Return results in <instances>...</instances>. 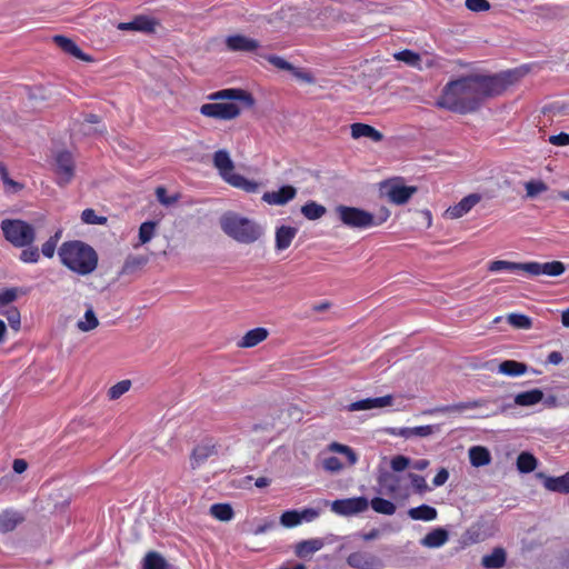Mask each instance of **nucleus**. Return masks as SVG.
Returning <instances> with one entry per match:
<instances>
[{
	"mask_svg": "<svg viewBox=\"0 0 569 569\" xmlns=\"http://www.w3.org/2000/svg\"><path fill=\"white\" fill-rule=\"evenodd\" d=\"M503 90L505 86L497 77L468 76L448 82L436 106L460 114L472 113L485 99L498 96Z\"/></svg>",
	"mask_w": 569,
	"mask_h": 569,
	"instance_id": "f257e3e1",
	"label": "nucleus"
},
{
	"mask_svg": "<svg viewBox=\"0 0 569 569\" xmlns=\"http://www.w3.org/2000/svg\"><path fill=\"white\" fill-rule=\"evenodd\" d=\"M60 263L78 276H89L96 271L99 257L93 247L81 240H68L57 250Z\"/></svg>",
	"mask_w": 569,
	"mask_h": 569,
	"instance_id": "f03ea898",
	"label": "nucleus"
},
{
	"mask_svg": "<svg viewBox=\"0 0 569 569\" xmlns=\"http://www.w3.org/2000/svg\"><path fill=\"white\" fill-rule=\"evenodd\" d=\"M222 231L239 243L250 244L263 234V228L247 217L236 212H227L220 218Z\"/></svg>",
	"mask_w": 569,
	"mask_h": 569,
	"instance_id": "7ed1b4c3",
	"label": "nucleus"
},
{
	"mask_svg": "<svg viewBox=\"0 0 569 569\" xmlns=\"http://www.w3.org/2000/svg\"><path fill=\"white\" fill-rule=\"evenodd\" d=\"M488 270L491 272H498L501 270L511 272L523 271L531 277H538L540 274L558 277L565 272L566 267L561 261L556 260L543 263L538 261L512 262L507 260H493L489 262Z\"/></svg>",
	"mask_w": 569,
	"mask_h": 569,
	"instance_id": "20e7f679",
	"label": "nucleus"
},
{
	"mask_svg": "<svg viewBox=\"0 0 569 569\" xmlns=\"http://www.w3.org/2000/svg\"><path fill=\"white\" fill-rule=\"evenodd\" d=\"M336 211L342 224L352 229L378 227L390 217V211L387 208H382L377 216L363 209L343 204L338 206Z\"/></svg>",
	"mask_w": 569,
	"mask_h": 569,
	"instance_id": "39448f33",
	"label": "nucleus"
},
{
	"mask_svg": "<svg viewBox=\"0 0 569 569\" xmlns=\"http://www.w3.org/2000/svg\"><path fill=\"white\" fill-rule=\"evenodd\" d=\"M213 166L221 178L230 186L242 189L247 192H254L257 190V182L248 180L241 174L234 173V163L227 150L221 149L214 152Z\"/></svg>",
	"mask_w": 569,
	"mask_h": 569,
	"instance_id": "423d86ee",
	"label": "nucleus"
},
{
	"mask_svg": "<svg viewBox=\"0 0 569 569\" xmlns=\"http://www.w3.org/2000/svg\"><path fill=\"white\" fill-rule=\"evenodd\" d=\"M0 228L4 239L14 248L33 244L37 238L34 227L21 219H4Z\"/></svg>",
	"mask_w": 569,
	"mask_h": 569,
	"instance_id": "0eeeda50",
	"label": "nucleus"
},
{
	"mask_svg": "<svg viewBox=\"0 0 569 569\" xmlns=\"http://www.w3.org/2000/svg\"><path fill=\"white\" fill-rule=\"evenodd\" d=\"M381 192L395 204H405L417 192V187L405 186L400 178L381 183Z\"/></svg>",
	"mask_w": 569,
	"mask_h": 569,
	"instance_id": "6e6552de",
	"label": "nucleus"
},
{
	"mask_svg": "<svg viewBox=\"0 0 569 569\" xmlns=\"http://www.w3.org/2000/svg\"><path fill=\"white\" fill-rule=\"evenodd\" d=\"M241 110L238 104L233 102L226 103H204L200 107V113L208 118L219 120H232L240 114Z\"/></svg>",
	"mask_w": 569,
	"mask_h": 569,
	"instance_id": "1a4fd4ad",
	"label": "nucleus"
},
{
	"mask_svg": "<svg viewBox=\"0 0 569 569\" xmlns=\"http://www.w3.org/2000/svg\"><path fill=\"white\" fill-rule=\"evenodd\" d=\"M378 485L380 492L390 496L393 499L402 498L406 499L409 492L401 486V476L393 472H382L378 477Z\"/></svg>",
	"mask_w": 569,
	"mask_h": 569,
	"instance_id": "9d476101",
	"label": "nucleus"
},
{
	"mask_svg": "<svg viewBox=\"0 0 569 569\" xmlns=\"http://www.w3.org/2000/svg\"><path fill=\"white\" fill-rule=\"evenodd\" d=\"M218 455V443L213 439H204L191 451L190 466L196 470L203 466L209 458Z\"/></svg>",
	"mask_w": 569,
	"mask_h": 569,
	"instance_id": "9b49d317",
	"label": "nucleus"
},
{
	"mask_svg": "<svg viewBox=\"0 0 569 569\" xmlns=\"http://www.w3.org/2000/svg\"><path fill=\"white\" fill-rule=\"evenodd\" d=\"M56 173L60 186L68 184L74 176V160L69 151H60L56 156Z\"/></svg>",
	"mask_w": 569,
	"mask_h": 569,
	"instance_id": "f8f14e48",
	"label": "nucleus"
},
{
	"mask_svg": "<svg viewBox=\"0 0 569 569\" xmlns=\"http://www.w3.org/2000/svg\"><path fill=\"white\" fill-rule=\"evenodd\" d=\"M368 508V500L365 497L338 499L331 505V510L337 515L351 516L362 512Z\"/></svg>",
	"mask_w": 569,
	"mask_h": 569,
	"instance_id": "ddd939ff",
	"label": "nucleus"
},
{
	"mask_svg": "<svg viewBox=\"0 0 569 569\" xmlns=\"http://www.w3.org/2000/svg\"><path fill=\"white\" fill-rule=\"evenodd\" d=\"M481 200L480 194L470 193L462 198L458 203L450 206L445 211V217L448 219H459L467 214L477 203Z\"/></svg>",
	"mask_w": 569,
	"mask_h": 569,
	"instance_id": "4468645a",
	"label": "nucleus"
},
{
	"mask_svg": "<svg viewBox=\"0 0 569 569\" xmlns=\"http://www.w3.org/2000/svg\"><path fill=\"white\" fill-rule=\"evenodd\" d=\"M346 561L348 566L353 569H377V567L381 565L378 557L365 551L351 552Z\"/></svg>",
	"mask_w": 569,
	"mask_h": 569,
	"instance_id": "2eb2a0df",
	"label": "nucleus"
},
{
	"mask_svg": "<svg viewBox=\"0 0 569 569\" xmlns=\"http://www.w3.org/2000/svg\"><path fill=\"white\" fill-rule=\"evenodd\" d=\"M297 196V189L293 186H282L276 191L264 192L262 200L269 204L283 206L293 200Z\"/></svg>",
	"mask_w": 569,
	"mask_h": 569,
	"instance_id": "dca6fc26",
	"label": "nucleus"
},
{
	"mask_svg": "<svg viewBox=\"0 0 569 569\" xmlns=\"http://www.w3.org/2000/svg\"><path fill=\"white\" fill-rule=\"evenodd\" d=\"M157 21L148 16H136L129 22H120L118 29L121 31H140L146 33L154 32Z\"/></svg>",
	"mask_w": 569,
	"mask_h": 569,
	"instance_id": "f3484780",
	"label": "nucleus"
},
{
	"mask_svg": "<svg viewBox=\"0 0 569 569\" xmlns=\"http://www.w3.org/2000/svg\"><path fill=\"white\" fill-rule=\"evenodd\" d=\"M209 100H238V101H244L248 107H252L254 103V99L252 96L242 90V89H222L216 92H212L208 96Z\"/></svg>",
	"mask_w": 569,
	"mask_h": 569,
	"instance_id": "a211bd4d",
	"label": "nucleus"
},
{
	"mask_svg": "<svg viewBox=\"0 0 569 569\" xmlns=\"http://www.w3.org/2000/svg\"><path fill=\"white\" fill-rule=\"evenodd\" d=\"M392 403H393V396L386 395L383 397L367 398V399L351 402L347 407V409H348V411L371 410L375 408H385V407L391 406Z\"/></svg>",
	"mask_w": 569,
	"mask_h": 569,
	"instance_id": "6ab92c4d",
	"label": "nucleus"
},
{
	"mask_svg": "<svg viewBox=\"0 0 569 569\" xmlns=\"http://www.w3.org/2000/svg\"><path fill=\"white\" fill-rule=\"evenodd\" d=\"M226 44L230 51L251 52L259 48V42L257 40L242 34L228 37Z\"/></svg>",
	"mask_w": 569,
	"mask_h": 569,
	"instance_id": "aec40b11",
	"label": "nucleus"
},
{
	"mask_svg": "<svg viewBox=\"0 0 569 569\" xmlns=\"http://www.w3.org/2000/svg\"><path fill=\"white\" fill-rule=\"evenodd\" d=\"M350 129L353 139L369 138L375 142H380L383 139V134L379 130L367 123L356 122L351 124Z\"/></svg>",
	"mask_w": 569,
	"mask_h": 569,
	"instance_id": "412c9836",
	"label": "nucleus"
},
{
	"mask_svg": "<svg viewBox=\"0 0 569 569\" xmlns=\"http://www.w3.org/2000/svg\"><path fill=\"white\" fill-rule=\"evenodd\" d=\"M269 336L266 328L258 327L244 333V336L237 342L239 348H253L264 341Z\"/></svg>",
	"mask_w": 569,
	"mask_h": 569,
	"instance_id": "4be33fe9",
	"label": "nucleus"
},
{
	"mask_svg": "<svg viewBox=\"0 0 569 569\" xmlns=\"http://www.w3.org/2000/svg\"><path fill=\"white\" fill-rule=\"evenodd\" d=\"M53 42L66 53L83 61H90V58L82 52L78 44L64 36H54Z\"/></svg>",
	"mask_w": 569,
	"mask_h": 569,
	"instance_id": "5701e85b",
	"label": "nucleus"
},
{
	"mask_svg": "<svg viewBox=\"0 0 569 569\" xmlns=\"http://www.w3.org/2000/svg\"><path fill=\"white\" fill-rule=\"evenodd\" d=\"M542 483L548 491L567 495L569 493V471L560 477L546 476Z\"/></svg>",
	"mask_w": 569,
	"mask_h": 569,
	"instance_id": "b1692460",
	"label": "nucleus"
},
{
	"mask_svg": "<svg viewBox=\"0 0 569 569\" xmlns=\"http://www.w3.org/2000/svg\"><path fill=\"white\" fill-rule=\"evenodd\" d=\"M483 400H472V401H466V402H459L455 405H448V406H441L433 409H428L423 411V415H433L437 412L440 413H447V412H455V411H463L468 409H476L479 407H482Z\"/></svg>",
	"mask_w": 569,
	"mask_h": 569,
	"instance_id": "393cba45",
	"label": "nucleus"
},
{
	"mask_svg": "<svg viewBox=\"0 0 569 569\" xmlns=\"http://www.w3.org/2000/svg\"><path fill=\"white\" fill-rule=\"evenodd\" d=\"M23 521L20 512L14 510H3L0 513V531L3 533L13 531L19 523Z\"/></svg>",
	"mask_w": 569,
	"mask_h": 569,
	"instance_id": "a878e982",
	"label": "nucleus"
},
{
	"mask_svg": "<svg viewBox=\"0 0 569 569\" xmlns=\"http://www.w3.org/2000/svg\"><path fill=\"white\" fill-rule=\"evenodd\" d=\"M449 539L448 531L443 528H436L428 532L422 539L421 545L427 548H439Z\"/></svg>",
	"mask_w": 569,
	"mask_h": 569,
	"instance_id": "bb28decb",
	"label": "nucleus"
},
{
	"mask_svg": "<svg viewBox=\"0 0 569 569\" xmlns=\"http://www.w3.org/2000/svg\"><path fill=\"white\" fill-rule=\"evenodd\" d=\"M325 542L320 538L302 540L296 545L295 552L299 558H307L322 549Z\"/></svg>",
	"mask_w": 569,
	"mask_h": 569,
	"instance_id": "cd10ccee",
	"label": "nucleus"
},
{
	"mask_svg": "<svg viewBox=\"0 0 569 569\" xmlns=\"http://www.w3.org/2000/svg\"><path fill=\"white\" fill-rule=\"evenodd\" d=\"M507 555L502 548H495L491 553L485 555L481 565L486 569H500L506 565Z\"/></svg>",
	"mask_w": 569,
	"mask_h": 569,
	"instance_id": "c85d7f7f",
	"label": "nucleus"
},
{
	"mask_svg": "<svg viewBox=\"0 0 569 569\" xmlns=\"http://www.w3.org/2000/svg\"><path fill=\"white\" fill-rule=\"evenodd\" d=\"M297 234V229L290 226H281L276 231V248L284 250L290 247Z\"/></svg>",
	"mask_w": 569,
	"mask_h": 569,
	"instance_id": "c756f323",
	"label": "nucleus"
},
{
	"mask_svg": "<svg viewBox=\"0 0 569 569\" xmlns=\"http://www.w3.org/2000/svg\"><path fill=\"white\" fill-rule=\"evenodd\" d=\"M470 463L473 467H483L490 463V451L482 446H475L469 449Z\"/></svg>",
	"mask_w": 569,
	"mask_h": 569,
	"instance_id": "7c9ffc66",
	"label": "nucleus"
},
{
	"mask_svg": "<svg viewBox=\"0 0 569 569\" xmlns=\"http://www.w3.org/2000/svg\"><path fill=\"white\" fill-rule=\"evenodd\" d=\"M142 569H170V565L158 551H149L143 558Z\"/></svg>",
	"mask_w": 569,
	"mask_h": 569,
	"instance_id": "2f4dec72",
	"label": "nucleus"
},
{
	"mask_svg": "<svg viewBox=\"0 0 569 569\" xmlns=\"http://www.w3.org/2000/svg\"><path fill=\"white\" fill-rule=\"evenodd\" d=\"M527 365L516 360H505L499 365V372L509 376L518 377L527 372Z\"/></svg>",
	"mask_w": 569,
	"mask_h": 569,
	"instance_id": "473e14b6",
	"label": "nucleus"
},
{
	"mask_svg": "<svg viewBox=\"0 0 569 569\" xmlns=\"http://www.w3.org/2000/svg\"><path fill=\"white\" fill-rule=\"evenodd\" d=\"M543 398V392L540 389H532L518 393L515 397V402L518 406L528 407L540 402Z\"/></svg>",
	"mask_w": 569,
	"mask_h": 569,
	"instance_id": "72a5a7b5",
	"label": "nucleus"
},
{
	"mask_svg": "<svg viewBox=\"0 0 569 569\" xmlns=\"http://www.w3.org/2000/svg\"><path fill=\"white\" fill-rule=\"evenodd\" d=\"M408 515L413 520L432 521L437 518L438 512L436 508L431 506L421 505L416 508H411L408 511Z\"/></svg>",
	"mask_w": 569,
	"mask_h": 569,
	"instance_id": "f704fd0d",
	"label": "nucleus"
},
{
	"mask_svg": "<svg viewBox=\"0 0 569 569\" xmlns=\"http://www.w3.org/2000/svg\"><path fill=\"white\" fill-rule=\"evenodd\" d=\"M147 263H148V257L147 256H142V254L133 256V254H130L124 260V263H123L122 269H121V273L122 274H132L137 270L141 269L142 267H144Z\"/></svg>",
	"mask_w": 569,
	"mask_h": 569,
	"instance_id": "c9c22d12",
	"label": "nucleus"
},
{
	"mask_svg": "<svg viewBox=\"0 0 569 569\" xmlns=\"http://www.w3.org/2000/svg\"><path fill=\"white\" fill-rule=\"evenodd\" d=\"M210 513L220 521H230L234 516L233 509L229 503H213L210 507Z\"/></svg>",
	"mask_w": 569,
	"mask_h": 569,
	"instance_id": "e433bc0d",
	"label": "nucleus"
},
{
	"mask_svg": "<svg viewBox=\"0 0 569 569\" xmlns=\"http://www.w3.org/2000/svg\"><path fill=\"white\" fill-rule=\"evenodd\" d=\"M0 178L3 182L6 192L17 193L23 189V184L10 178L9 171L3 162H0Z\"/></svg>",
	"mask_w": 569,
	"mask_h": 569,
	"instance_id": "4c0bfd02",
	"label": "nucleus"
},
{
	"mask_svg": "<svg viewBox=\"0 0 569 569\" xmlns=\"http://www.w3.org/2000/svg\"><path fill=\"white\" fill-rule=\"evenodd\" d=\"M326 208L322 204L317 203L316 201H308L306 204L301 207V213L308 220H317L320 219L326 213Z\"/></svg>",
	"mask_w": 569,
	"mask_h": 569,
	"instance_id": "58836bf2",
	"label": "nucleus"
},
{
	"mask_svg": "<svg viewBox=\"0 0 569 569\" xmlns=\"http://www.w3.org/2000/svg\"><path fill=\"white\" fill-rule=\"evenodd\" d=\"M537 459L530 452H521L517 458V468L520 472L529 473L537 468Z\"/></svg>",
	"mask_w": 569,
	"mask_h": 569,
	"instance_id": "ea45409f",
	"label": "nucleus"
},
{
	"mask_svg": "<svg viewBox=\"0 0 569 569\" xmlns=\"http://www.w3.org/2000/svg\"><path fill=\"white\" fill-rule=\"evenodd\" d=\"M371 508L381 515L391 516L396 512V506L390 500L385 498L376 497L370 502Z\"/></svg>",
	"mask_w": 569,
	"mask_h": 569,
	"instance_id": "a19ab883",
	"label": "nucleus"
},
{
	"mask_svg": "<svg viewBox=\"0 0 569 569\" xmlns=\"http://www.w3.org/2000/svg\"><path fill=\"white\" fill-rule=\"evenodd\" d=\"M21 252L19 254V260L23 263H37L40 260V251L38 247L33 244H28L27 247L21 248Z\"/></svg>",
	"mask_w": 569,
	"mask_h": 569,
	"instance_id": "79ce46f5",
	"label": "nucleus"
},
{
	"mask_svg": "<svg viewBox=\"0 0 569 569\" xmlns=\"http://www.w3.org/2000/svg\"><path fill=\"white\" fill-rule=\"evenodd\" d=\"M280 522L287 528H292L301 523V515L297 510L284 511L280 517Z\"/></svg>",
	"mask_w": 569,
	"mask_h": 569,
	"instance_id": "37998d69",
	"label": "nucleus"
},
{
	"mask_svg": "<svg viewBox=\"0 0 569 569\" xmlns=\"http://www.w3.org/2000/svg\"><path fill=\"white\" fill-rule=\"evenodd\" d=\"M98 325H99V321H98L93 310L89 309L84 313V320L78 322V328L81 331L87 332V331H90V330L97 328Z\"/></svg>",
	"mask_w": 569,
	"mask_h": 569,
	"instance_id": "c03bdc74",
	"label": "nucleus"
},
{
	"mask_svg": "<svg viewBox=\"0 0 569 569\" xmlns=\"http://www.w3.org/2000/svg\"><path fill=\"white\" fill-rule=\"evenodd\" d=\"M81 220L87 224H104L108 221L107 217L98 216L91 208L82 211Z\"/></svg>",
	"mask_w": 569,
	"mask_h": 569,
	"instance_id": "a18cd8bd",
	"label": "nucleus"
},
{
	"mask_svg": "<svg viewBox=\"0 0 569 569\" xmlns=\"http://www.w3.org/2000/svg\"><path fill=\"white\" fill-rule=\"evenodd\" d=\"M156 197L161 204L169 207L179 201L180 194L176 193L172 196H168L167 189L162 186H159L156 189Z\"/></svg>",
	"mask_w": 569,
	"mask_h": 569,
	"instance_id": "49530a36",
	"label": "nucleus"
},
{
	"mask_svg": "<svg viewBox=\"0 0 569 569\" xmlns=\"http://www.w3.org/2000/svg\"><path fill=\"white\" fill-rule=\"evenodd\" d=\"M157 223L153 221H146L139 228V240L141 243H147L154 234Z\"/></svg>",
	"mask_w": 569,
	"mask_h": 569,
	"instance_id": "de8ad7c7",
	"label": "nucleus"
},
{
	"mask_svg": "<svg viewBox=\"0 0 569 569\" xmlns=\"http://www.w3.org/2000/svg\"><path fill=\"white\" fill-rule=\"evenodd\" d=\"M508 322L515 328L529 329L531 328V319L521 313H510L508 316Z\"/></svg>",
	"mask_w": 569,
	"mask_h": 569,
	"instance_id": "09e8293b",
	"label": "nucleus"
},
{
	"mask_svg": "<svg viewBox=\"0 0 569 569\" xmlns=\"http://www.w3.org/2000/svg\"><path fill=\"white\" fill-rule=\"evenodd\" d=\"M19 293H22V290L16 287L4 288L0 290V307L7 306L17 300Z\"/></svg>",
	"mask_w": 569,
	"mask_h": 569,
	"instance_id": "8fccbe9b",
	"label": "nucleus"
},
{
	"mask_svg": "<svg viewBox=\"0 0 569 569\" xmlns=\"http://www.w3.org/2000/svg\"><path fill=\"white\" fill-rule=\"evenodd\" d=\"M330 449L335 452L345 455L348 459L349 465L351 466L355 465L358 460L356 452L349 446L333 442L330 445Z\"/></svg>",
	"mask_w": 569,
	"mask_h": 569,
	"instance_id": "3c124183",
	"label": "nucleus"
},
{
	"mask_svg": "<svg viewBox=\"0 0 569 569\" xmlns=\"http://www.w3.org/2000/svg\"><path fill=\"white\" fill-rule=\"evenodd\" d=\"M130 387H131L130 380L119 381L109 389L108 397L111 400H116V399L120 398L122 395H124L130 389Z\"/></svg>",
	"mask_w": 569,
	"mask_h": 569,
	"instance_id": "603ef678",
	"label": "nucleus"
},
{
	"mask_svg": "<svg viewBox=\"0 0 569 569\" xmlns=\"http://www.w3.org/2000/svg\"><path fill=\"white\" fill-rule=\"evenodd\" d=\"M408 477L416 492L423 493L429 490L425 477L412 472L408 473Z\"/></svg>",
	"mask_w": 569,
	"mask_h": 569,
	"instance_id": "864d4df0",
	"label": "nucleus"
},
{
	"mask_svg": "<svg viewBox=\"0 0 569 569\" xmlns=\"http://www.w3.org/2000/svg\"><path fill=\"white\" fill-rule=\"evenodd\" d=\"M440 431V425H426L413 427V437L426 438Z\"/></svg>",
	"mask_w": 569,
	"mask_h": 569,
	"instance_id": "5fc2aeb1",
	"label": "nucleus"
},
{
	"mask_svg": "<svg viewBox=\"0 0 569 569\" xmlns=\"http://www.w3.org/2000/svg\"><path fill=\"white\" fill-rule=\"evenodd\" d=\"M6 317H7V320L10 325V327L14 330V331H18L20 329V323H21V317H20V312L17 308L12 307L10 308L9 310H7L6 312H2Z\"/></svg>",
	"mask_w": 569,
	"mask_h": 569,
	"instance_id": "6e6d98bb",
	"label": "nucleus"
},
{
	"mask_svg": "<svg viewBox=\"0 0 569 569\" xmlns=\"http://www.w3.org/2000/svg\"><path fill=\"white\" fill-rule=\"evenodd\" d=\"M395 58L399 61H403L411 66L416 64L420 60V57L418 53H416L411 50H408V49L396 53Z\"/></svg>",
	"mask_w": 569,
	"mask_h": 569,
	"instance_id": "4d7b16f0",
	"label": "nucleus"
},
{
	"mask_svg": "<svg viewBox=\"0 0 569 569\" xmlns=\"http://www.w3.org/2000/svg\"><path fill=\"white\" fill-rule=\"evenodd\" d=\"M466 7L470 11L481 12L490 9V2L488 0H466Z\"/></svg>",
	"mask_w": 569,
	"mask_h": 569,
	"instance_id": "13d9d810",
	"label": "nucleus"
},
{
	"mask_svg": "<svg viewBox=\"0 0 569 569\" xmlns=\"http://www.w3.org/2000/svg\"><path fill=\"white\" fill-rule=\"evenodd\" d=\"M322 466L327 471L330 472H338L343 468V465L340 461V459L335 456L323 459Z\"/></svg>",
	"mask_w": 569,
	"mask_h": 569,
	"instance_id": "bf43d9fd",
	"label": "nucleus"
},
{
	"mask_svg": "<svg viewBox=\"0 0 569 569\" xmlns=\"http://www.w3.org/2000/svg\"><path fill=\"white\" fill-rule=\"evenodd\" d=\"M547 190V186L542 181H529L526 183V191L529 197H535Z\"/></svg>",
	"mask_w": 569,
	"mask_h": 569,
	"instance_id": "052dcab7",
	"label": "nucleus"
},
{
	"mask_svg": "<svg viewBox=\"0 0 569 569\" xmlns=\"http://www.w3.org/2000/svg\"><path fill=\"white\" fill-rule=\"evenodd\" d=\"M390 465L393 471L400 472L403 471L410 465V459L399 455L391 459Z\"/></svg>",
	"mask_w": 569,
	"mask_h": 569,
	"instance_id": "680f3d73",
	"label": "nucleus"
},
{
	"mask_svg": "<svg viewBox=\"0 0 569 569\" xmlns=\"http://www.w3.org/2000/svg\"><path fill=\"white\" fill-rule=\"evenodd\" d=\"M268 61L274 66L276 68L278 69H281V70H288V71H291L293 70V66L291 63H289L288 61H286L283 58L281 57H278V56H270L268 57Z\"/></svg>",
	"mask_w": 569,
	"mask_h": 569,
	"instance_id": "e2e57ef3",
	"label": "nucleus"
},
{
	"mask_svg": "<svg viewBox=\"0 0 569 569\" xmlns=\"http://www.w3.org/2000/svg\"><path fill=\"white\" fill-rule=\"evenodd\" d=\"M389 435L396 437H402L405 439H409L413 437V427H401V428H390L388 430Z\"/></svg>",
	"mask_w": 569,
	"mask_h": 569,
	"instance_id": "0e129e2a",
	"label": "nucleus"
},
{
	"mask_svg": "<svg viewBox=\"0 0 569 569\" xmlns=\"http://www.w3.org/2000/svg\"><path fill=\"white\" fill-rule=\"evenodd\" d=\"M548 141L553 146H569V133L560 132L558 134H552L548 138Z\"/></svg>",
	"mask_w": 569,
	"mask_h": 569,
	"instance_id": "69168bd1",
	"label": "nucleus"
},
{
	"mask_svg": "<svg viewBox=\"0 0 569 569\" xmlns=\"http://www.w3.org/2000/svg\"><path fill=\"white\" fill-rule=\"evenodd\" d=\"M56 250L57 244L50 241L49 239L44 241L41 246V253L48 259L53 258Z\"/></svg>",
	"mask_w": 569,
	"mask_h": 569,
	"instance_id": "338daca9",
	"label": "nucleus"
},
{
	"mask_svg": "<svg viewBox=\"0 0 569 569\" xmlns=\"http://www.w3.org/2000/svg\"><path fill=\"white\" fill-rule=\"evenodd\" d=\"M449 478V472L446 468H441L432 479L435 487L443 486Z\"/></svg>",
	"mask_w": 569,
	"mask_h": 569,
	"instance_id": "774afa93",
	"label": "nucleus"
}]
</instances>
